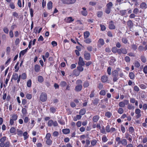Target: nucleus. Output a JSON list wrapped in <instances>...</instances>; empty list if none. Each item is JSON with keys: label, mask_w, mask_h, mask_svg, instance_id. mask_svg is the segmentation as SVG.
<instances>
[{"label": "nucleus", "mask_w": 147, "mask_h": 147, "mask_svg": "<svg viewBox=\"0 0 147 147\" xmlns=\"http://www.w3.org/2000/svg\"><path fill=\"white\" fill-rule=\"evenodd\" d=\"M116 141L117 142L118 144H121L124 146H126L127 145V141L125 139H122L121 140V138L119 137H117L116 138Z\"/></svg>", "instance_id": "f257e3e1"}, {"label": "nucleus", "mask_w": 147, "mask_h": 147, "mask_svg": "<svg viewBox=\"0 0 147 147\" xmlns=\"http://www.w3.org/2000/svg\"><path fill=\"white\" fill-rule=\"evenodd\" d=\"M47 99V95L44 93H42L40 96V99L42 102H45Z\"/></svg>", "instance_id": "f03ea898"}, {"label": "nucleus", "mask_w": 147, "mask_h": 147, "mask_svg": "<svg viewBox=\"0 0 147 147\" xmlns=\"http://www.w3.org/2000/svg\"><path fill=\"white\" fill-rule=\"evenodd\" d=\"M48 125L50 127L52 125L55 127L57 126L58 123L56 121L54 122L52 120H50L48 121Z\"/></svg>", "instance_id": "7ed1b4c3"}, {"label": "nucleus", "mask_w": 147, "mask_h": 147, "mask_svg": "<svg viewBox=\"0 0 147 147\" xmlns=\"http://www.w3.org/2000/svg\"><path fill=\"white\" fill-rule=\"evenodd\" d=\"M84 57L86 60H89L90 59V54L87 52L85 51L84 53Z\"/></svg>", "instance_id": "20e7f679"}, {"label": "nucleus", "mask_w": 147, "mask_h": 147, "mask_svg": "<svg viewBox=\"0 0 147 147\" xmlns=\"http://www.w3.org/2000/svg\"><path fill=\"white\" fill-rule=\"evenodd\" d=\"M79 65L83 66L85 65V63L81 57H79V61L78 62Z\"/></svg>", "instance_id": "39448f33"}, {"label": "nucleus", "mask_w": 147, "mask_h": 147, "mask_svg": "<svg viewBox=\"0 0 147 147\" xmlns=\"http://www.w3.org/2000/svg\"><path fill=\"white\" fill-rule=\"evenodd\" d=\"M109 28L111 29H114L115 28V26L114 24V22L111 21L109 22Z\"/></svg>", "instance_id": "423d86ee"}, {"label": "nucleus", "mask_w": 147, "mask_h": 147, "mask_svg": "<svg viewBox=\"0 0 147 147\" xmlns=\"http://www.w3.org/2000/svg\"><path fill=\"white\" fill-rule=\"evenodd\" d=\"M82 88V85L81 84L78 85L75 87V90L76 92H79L80 91Z\"/></svg>", "instance_id": "0eeeda50"}, {"label": "nucleus", "mask_w": 147, "mask_h": 147, "mask_svg": "<svg viewBox=\"0 0 147 147\" xmlns=\"http://www.w3.org/2000/svg\"><path fill=\"white\" fill-rule=\"evenodd\" d=\"M82 9L83 10L81 11L82 15L84 16H86L88 14V12L86 10V9L84 7L82 8Z\"/></svg>", "instance_id": "6e6552de"}, {"label": "nucleus", "mask_w": 147, "mask_h": 147, "mask_svg": "<svg viewBox=\"0 0 147 147\" xmlns=\"http://www.w3.org/2000/svg\"><path fill=\"white\" fill-rule=\"evenodd\" d=\"M67 23H70L73 22L74 20V19H73L71 17L66 18L65 19Z\"/></svg>", "instance_id": "1a4fd4ad"}, {"label": "nucleus", "mask_w": 147, "mask_h": 147, "mask_svg": "<svg viewBox=\"0 0 147 147\" xmlns=\"http://www.w3.org/2000/svg\"><path fill=\"white\" fill-rule=\"evenodd\" d=\"M140 7L143 9H146L147 8L146 4L145 2H142L140 5Z\"/></svg>", "instance_id": "9d476101"}, {"label": "nucleus", "mask_w": 147, "mask_h": 147, "mask_svg": "<svg viewBox=\"0 0 147 147\" xmlns=\"http://www.w3.org/2000/svg\"><path fill=\"white\" fill-rule=\"evenodd\" d=\"M107 76H103L102 77L101 80L102 82H105L107 81Z\"/></svg>", "instance_id": "9b49d317"}, {"label": "nucleus", "mask_w": 147, "mask_h": 147, "mask_svg": "<svg viewBox=\"0 0 147 147\" xmlns=\"http://www.w3.org/2000/svg\"><path fill=\"white\" fill-rule=\"evenodd\" d=\"M40 69V66L36 64L35 65L34 67V70L36 72H38L39 71Z\"/></svg>", "instance_id": "f8f14e48"}, {"label": "nucleus", "mask_w": 147, "mask_h": 147, "mask_svg": "<svg viewBox=\"0 0 147 147\" xmlns=\"http://www.w3.org/2000/svg\"><path fill=\"white\" fill-rule=\"evenodd\" d=\"M18 78V75L17 73H13L12 75L11 80L12 79L14 80H16Z\"/></svg>", "instance_id": "ddd939ff"}, {"label": "nucleus", "mask_w": 147, "mask_h": 147, "mask_svg": "<svg viewBox=\"0 0 147 147\" xmlns=\"http://www.w3.org/2000/svg\"><path fill=\"white\" fill-rule=\"evenodd\" d=\"M127 25L130 28H131L133 27V24L132 21L131 20H129L127 22Z\"/></svg>", "instance_id": "4468645a"}, {"label": "nucleus", "mask_w": 147, "mask_h": 147, "mask_svg": "<svg viewBox=\"0 0 147 147\" xmlns=\"http://www.w3.org/2000/svg\"><path fill=\"white\" fill-rule=\"evenodd\" d=\"M99 116L98 115H95L94 116L93 118V121L96 122H97L99 119Z\"/></svg>", "instance_id": "2eb2a0df"}, {"label": "nucleus", "mask_w": 147, "mask_h": 147, "mask_svg": "<svg viewBox=\"0 0 147 147\" xmlns=\"http://www.w3.org/2000/svg\"><path fill=\"white\" fill-rule=\"evenodd\" d=\"M112 74L113 76H118V71L114 70L112 72Z\"/></svg>", "instance_id": "dca6fc26"}, {"label": "nucleus", "mask_w": 147, "mask_h": 147, "mask_svg": "<svg viewBox=\"0 0 147 147\" xmlns=\"http://www.w3.org/2000/svg\"><path fill=\"white\" fill-rule=\"evenodd\" d=\"M52 3L51 1H49L47 4L48 8L49 9H51L52 8Z\"/></svg>", "instance_id": "f3484780"}, {"label": "nucleus", "mask_w": 147, "mask_h": 147, "mask_svg": "<svg viewBox=\"0 0 147 147\" xmlns=\"http://www.w3.org/2000/svg\"><path fill=\"white\" fill-rule=\"evenodd\" d=\"M86 111L85 109H82L80 110L79 112V114L81 115H83L86 113Z\"/></svg>", "instance_id": "a211bd4d"}, {"label": "nucleus", "mask_w": 147, "mask_h": 147, "mask_svg": "<svg viewBox=\"0 0 147 147\" xmlns=\"http://www.w3.org/2000/svg\"><path fill=\"white\" fill-rule=\"evenodd\" d=\"M115 61V58L112 57L111 60L109 61V63L110 65H114V62Z\"/></svg>", "instance_id": "6ab92c4d"}, {"label": "nucleus", "mask_w": 147, "mask_h": 147, "mask_svg": "<svg viewBox=\"0 0 147 147\" xmlns=\"http://www.w3.org/2000/svg\"><path fill=\"white\" fill-rule=\"evenodd\" d=\"M62 132L65 134H67L69 133L70 132V130L68 129H63Z\"/></svg>", "instance_id": "aec40b11"}, {"label": "nucleus", "mask_w": 147, "mask_h": 147, "mask_svg": "<svg viewBox=\"0 0 147 147\" xmlns=\"http://www.w3.org/2000/svg\"><path fill=\"white\" fill-rule=\"evenodd\" d=\"M80 72L78 70L75 69L74 70L73 74L76 76H78L80 74Z\"/></svg>", "instance_id": "412c9836"}, {"label": "nucleus", "mask_w": 147, "mask_h": 147, "mask_svg": "<svg viewBox=\"0 0 147 147\" xmlns=\"http://www.w3.org/2000/svg\"><path fill=\"white\" fill-rule=\"evenodd\" d=\"M113 6V4L111 2H109L106 5L107 7L108 8H110L111 9V7Z\"/></svg>", "instance_id": "4be33fe9"}, {"label": "nucleus", "mask_w": 147, "mask_h": 147, "mask_svg": "<svg viewBox=\"0 0 147 147\" xmlns=\"http://www.w3.org/2000/svg\"><path fill=\"white\" fill-rule=\"evenodd\" d=\"M90 35V33L89 32L86 31L84 33V38H86L88 37Z\"/></svg>", "instance_id": "5701e85b"}, {"label": "nucleus", "mask_w": 147, "mask_h": 147, "mask_svg": "<svg viewBox=\"0 0 147 147\" xmlns=\"http://www.w3.org/2000/svg\"><path fill=\"white\" fill-rule=\"evenodd\" d=\"M28 50V48H27L21 51L20 54V56L21 55H23L27 52Z\"/></svg>", "instance_id": "b1692460"}, {"label": "nucleus", "mask_w": 147, "mask_h": 147, "mask_svg": "<svg viewBox=\"0 0 147 147\" xmlns=\"http://www.w3.org/2000/svg\"><path fill=\"white\" fill-rule=\"evenodd\" d=\"M38 82L41 83L43 81L44 79L43 77L41 76H39L38 77Z\"/></svg>", "instance_id": "393cba45"}, {"label": "nucleus", "mask_w": 147, "mask_h": 147, "mask_svg": "<svg viewBox=\"0 0 147 147\" xmlns=\"http://www.w3.org/2000/svg\"><path fill=\"white\" fill-rule=\"evenodd\" d=\"M121 50L122 53L125 54L127 53V50L125 48H121Z\"/></svg>", "instance_id": "a878e982"}, {"label": "nucleus", "mask_w": 147, "mask_h": 147, "mask_svg": "<svg viewBox=\"0 0 147 147\" xmlns=\"http://www.w3.org/2000/svg\"><path fill=\"white\" fill-rule=\"evenodd\" d=\"M81 118V116L80 115H77L76 117H75L74 118V121H76L80 119Z\"/></svg>", "instance_id": "bb28decb"}, {"label": "nucleus", "mask_w": 147, "mask_h": 147, "mask_svg": "<svg viewBox=\"0 0 147 147\" xmlns=\"http://www.w3.org/2000/svg\"><path fill=\"white\" fill-rule=\"evenodd\" d=\"M82 66L81 65H79L77 67V69L79 71L82 72L84 70V68L82 67Z\"/></svg>", "instance_id": "cd10ccee"}, {"label": "nucleus", "mask_w": 147, "mask_h": 147, "mask_svg": "<svg viewBox=\"0 0 147 147\" xmlns=\"http://www.w3.org/2000/svg\"><path fill=\"white\" fill-rule=\"evenodd\" d=\"M98 43L101 45H103L104 44L103 39L102 38H100L98 41Z\"/></svg>", "instance_id": "c85d7f7f"}, {"label": "nucleus", "mask_w": 147, "mask_h": 147, "mask_svg": "<svg viewBox=\"0 0 147 147\" xmlns=\"http://www.w3.org/2000/svg\"><path fill=\"white\" fill-rule=\"evenodd\" d=\"M97 142L96 140H92L91 142V144L92 146H94L96 145Z\"/></svg>", "instance_id": "c756f323"}, {"label": "nucleus", "mask_w": 147, "mask_h": 147, "mask_svg": "<svg viewBox=\"0 0 147 147\" xmlns=\"http://www.w3.org/2000/svg\"><path fill=\"white\" fill-rule=\"evenodd\" d=\"M134 65L136 67H139L140 66V65L139 63L137 61H135L134 63Z\"/></svg>", "instance_id": "7c9ffc66"}, {"label": "nucleus", "mask_w": 147, "mask_h": 147, "mask_svg": "<svg viewBox=\"0 0 147 147\" xmlns=\"http://www.w3.org/2000/svg\"><path fill=\"white\" fill-rule=\"evenodd\" d=\"M90 144V141L88 140H86V145L84 146V147H89V145Z\"/></svg>", "instance_id": "2f4dec72"}, {"label": "nucleus", "mask_w": 147, "mask_h": 147, "mask_svg": "<svg viewBox=\"0 0 147 147\" xmlns=\"http://www.w3.org/2000/svg\"><path fill=\"white\" fill-rule=\"evenodd\" d=\"M67 85V83L65 81H61L60 83V85L62 87H64Z\"/></svg>", "instance_id": "473e14b6"}, {"label": "nucleus", "mask_w": 147, "mask_h": 147, "mask_svg": "<svg viewBox=\"0 0 147 147\" xmlns=\"http://www.w3.org/2000/svg\"><path fill=\"white\" fill-rule=\"evenodd\" d=\"M111 115V113L109 112H107L105 113V115L108 118H110Z\"/></svg>", "instance_id": "72a5a7b5"}, {"label": "nucleus", "mask_w": 147, "mask_h": 147, "mask_svg": "<svg viewBox=\"0 0 147 147\" xmlns=\"http://www.w3.org/2000/svg\"><path fill=\"white\" fill-rule=\"evenodd\" d=\"M84 41L88 44L92 42L91 39L89 38H86V39L84 40Z\"/></svg>", "instance_id": "f704fd0d"}, {"label": "nucleus", "mask_w": 147, "mask_h": 147, "mask_svg": "<svg viewBox=\"0 0 147 147\" xmlns=\"http://www.w3.org/2000/svg\"><path fill=\"white\" fill-rule=\"evenodd\" d=\"M26 78V75L25 73H23L21 75V78L23 80H25Z\"/></svg>", "instance_id": "c9c22d12"}, {"label": "nucleus", "mask_w": 147, "mask_h": 147, "mask_svg": "<svg viewBox=\"0 0 147 147\" xmlns=\"http://www.w3.org/2000/svg\"><path fill=\"white\" fill-rule=\"evenodd\" d=\"M62 1L63 3L70 4L69 0H62Z\"/></svg>", "instance_id": "e433bc0d"}, {"label": "nucleus", "mask_w": 147, "mask_h": 147, "mask_svg": "<svg viewBox=\"0 0 147 147\" xmlns=\"http://www.w3.org/2000/svg\"><path fill=\"white\" fill-rule=\"evenodd\" d=\"M119 107H124L125 106L123 101L119 102Z\"/></svg>", "instance_id": "4c0bfd02"}, {"label": "nucleus", "mask_w": 147, "mask_h": 147, "mask_svg": "<svg viewBox=\"0 0 147 147\" xmlns=\"http://www.w3.org/2000/svg\"><path fill=\"white\" fill-rule=\"evenodd\" d=\"M112 51L113 53H116L118 51V49L115 47H113L112 49Z\"/></svg>", "instance_id": "58836bf2"}, {"label": "nucleus", "mask_w": 147, "mask_h": 147, "mask_svg": "<svg viewBox=\"0 0 147 147\" xmlns=\"http://www.w3.org/2000/svg\"><path fill=\"white\" fill-rule=\"evenodd\" d=\"M27 85L28 87H31V80H29L27 82Z\"/></svg>", "instance_id": "ea45409f"}, {"label": "nucleus", "mask_w": 147, "mask_h": 147, "mask_svg": "<svg viewBox=\"0 0 147 147\" xmlns=\"http://www.w3.org/2000/svg\"><path fill=\"white\" fill-rule=\"evenodd\" d=\"M28 133L27 132H24L23 134V135L24 137V140H26L28 138V136H27Z\"/></svg>", "instance_id": "a19ab883"}, {"label": "nucleus", "mask_w": 147, "mask_h": 147, "mask_svg": "<svg viewBox=\"0 0 147 147\" xmlns=\"http://www.w3.org/2000/svg\"><path fill=\"white\" fill-rule=\"evenodd\" d=\"M129 77L131 79H133L134 78V73L132 72H130L129 74Z\"/></svg>", "instance_id": "79ce46f5"}, {"label": "nucleus", "mask_w": 147, "mask_h": 147, "mask_svg": "<svg viewBox=\"0 0 147 147\" xmlns=\"http://www.w3.org/2000/svg\"><path fill=\"white\" fill-rule=\"evenodd\" d=\"M127 108L129 110L134 109V107L132 105L129 104L127 106Z\"/></svg>", "instance_id": "37998d69"}, {"label": "nucleus", "mask_w": 147, "mask_h": 147, "mask_svg": "<svg viewBox=\"0 0 147 147\" xmlns=\"http://www.w3.org/2000/svg\"><path fill=\"white\" fill-rule=\"evenodd\" d=\"M108 139L107 138V137L105 136H104L102 138V140L103 142H107L108 140Z\"/></svg>", "instance_id": "c03bdc74"}, {"label": "nucleus", "mask_w": 147, "mask_h": 147, "mask_svg": "<svg viewBox=\"0 0 147 147\" xmlns=\"http://www.w3.org/2000/svg\"><path fill=\"white\" fill-rule=\"evenodd\" d=\"M122 41L124 44H126L128 40L126 38H122Z\"/></svg>", "instance_id": "a18cd8bd"}, {"label": "nucleus", "mask_w": 147, "mask_h": 147, "mask_svg": "<svg viewBox=\"0 0 147 147\" xmlns=\"http://www.w3.org/2000/svg\"><path fill=\"white\" fill-rule=\"evenodd\" d=\"M118 112L120 114H122L123 112V109L121 108H119L118 110Z\"/></svg>", "instance_id": "49530a36"}, {"label": "nucleus", "mask_w": 147, "mask_h": 147, "mask_svg": "<svg viewBox=\"0 0 147 147\" xmlns=\"http://www.w3.org/2000/svg\"><path fill=\"white\" fill-rule=\"evenodd\" d=\"M52 142V141L51 140V139H48L46 141V143L49 145H50L51 144Z\"/></svg>", "instance_id": "de8ad7c7"}, {"label": "nucleus", "mask_w": 147, "mask_h": 147, "mask_svg": "<svg viewBox=\"0 0 147 147\" xmlns=\"http://www.w3.org/2000/svg\"><path fill=\"white\" fill-rule=\"evenodd\" d=\"M16 129L14 127H11L10 130V132L11 133H14Z\"/></svg>", "instance_id": "09e8293b"}, {"label": "nucleus", "mask_w": 147, "mask_h": 147, "mask_svg": "<svg viewBox=\"0 0 147 147\" xmlns=\"http://www.w3.org/2000/svg\"><path fill=\"white\" fill-rule=\"evenodd\" d=\"M51 136V135L49 133H47L46 136V138L47 140H48L50 139V138Z\"/></svg>", "instance_id": "8fccbe9b"}, {"label": "nucleus", "mask_w": 147, "mask_h": 147, "mask_svg": "<svg viewBox=\"0 0 147 147\" xmlns=\"http://www.w3.org/2000/svg\"><path fill=\"white\" fill-rule=\"evenodd\" d=\"M97 14L98 17H100L102 14V12L101 11H99L97 12Z\"/></svg>", "instance_id": "3c124183"}, {"label": "nucleus", "mask_w": 147, "mask_h": 147, "mask_svg": "<svg viewBox=\"0 0 147 147\" xmlns=\"http://www.w3.org/2000/svg\"><path fill=\"white\" fill-rule=\"evenodd\" d=\"M100 26L101 27V30L103 31L105 30L106 27L104 25L100 24Z\"/></svg>", "instance_id": "603ef678"}, {"label": "nucleus", "mask_w": 147, "mask_h": 147, "mask_svg": "<svg viewBox=\"0 0 147 147\" xmlns=\"http://www.w3.org/2000/svg\"><path fill=\"white\" fill-rule=\"evenodd\" d=\"M111 11V9L107 7V8L105 10V12L109 14L110 13Z\"/></svg>", "instance_id": "864d4df0"}, {"label": "nucleus", "mask_w": 147, "mask_h": 147, "mask_svg": "<svg viewBox=\"0 0 147 147\" xmlns=\"http://www.w3.org/2000/svg\"><path fill=\"white\" fill-rule=\"evenodd\" d=\"M139 9L137 8H135L133 10V13H134L137 14L139 12Z\"/></svg>", "instance_id": "5fc2aeb1"}, {"label": "nucleus", "mask_w": 147, "mask_h": 147, "mask_svg": "<svg viewBox=\"0 0 147 147\" xmlns=\"http://www.w3.org/2000/svg\"><path fill=\"white\" fill-rule=\"evenodd\" d=\"M100 94L102 95H105L106 94V92L105 90H102L100 91Z\"/></svg>", "instance_id": "6e6d98bb"}, {"label": "nucleus", "mask_w": 147, "mask_h": 147, "mask_svg": "<svg viewBox=\"0 0 147 147\" xmlns=\"http://www.w3.org/2000/svg\"><path fill=\"white\" fill-rule=\"evenodd\" d=\"M32 95L31 94H28L26 95L27 98L28 99H30L32 98Z\"/></svg>", "instance_id": "4d7b16f0"}, {"label": "nucleus", "mask_w": 147, "mask_h": 147, "mask_svg": "<svg viewBox=\"0 0 147 147\" xmlns=\"http://www.w3.org/2000/svg\"><path fill=\"white\" fill-rule=\"evenodd\" d=\"M140 51H142L144 50V48L142 46H140L138 49Z\"/></svg>", "instance_id": "13d9d810"}, {"label": "nucleus", "mask_w": 147, "mask_h": 147, "mask_svg": "<svg viewBox=\"0 0 147 147\" xmlns=\"http://www.w3.org/2000/svg\"><path fill=\"white\" fill-rule=\"evenodd\" d=\"M89 86V83L88 82H85L84 84V86L85 88H86L88 86Z\"/></svg>", "instance_id": "bf43d9fd"}, {"label": "nucleus", "mask_w": 147, "mask_h": 147, "mask_svg": "<svg viewBox=\"0 0 147 147\" xmlns=\"http://www.w3.org/2000/svg\"><path fill=\"white\" fill-rule=\"evenodd\" d=\"M17 119V116L16 115H13L12 116V119L13 120H16Z\"/></svg>", "instance_id": "052dcab7"}, {"label": "nucleus", "mask_w": 147, "mask_h": 147, "mask_svg": "<svg viewBox=\"0 0 147 147\" xmlns=\"http://www.w3.org/2000/svg\"><path fill=\"white\" fill-rule=\"evenodd\" d=\"M111 68L110 67H109L107 69V71L108 74H109V75H110L111 74Z\"/></svg>", "instance_id": "680f3d73"}, {"label": "nucleus", "mask_w": 147, "mask_h": 147, "mask_svg": "<svg viewBox=\"0 0 147 147\" xmlns=\"http://www.w3.org/2000/svg\"><path fill=\"white\" fill-rule=\"evenodd\" d=\"M134 129L133 127H130L129 128V131L131 133H132L134 132Z\"/></svg>", "instance_id": "e2e57ef3"}, {"label": "nucleus", "mask_w": 147, "mask_h": 147, "mask_svg": "<svg viewBox=\"0 0 147 147\" xmlns=\"http://www.w3.org/2000/svg\"><path fill=\"white\" fill-rule=\"evenodd\" d=\"M59 134V133L58 131H54L53 134V136L55 137L57 136Z\"/></svg>", "instance_id": "0e129e2a"}, {"label": "nucleus", "mask_w": 147, "mask_h": 147, "mask_svg": "<svg viewBox=\"0 0 147 147\" xmlns=\"http://www.w3.org/2000/svg\"><path fill=\"white\" fill-rule=\"evenodd\" d=\"M141 60L144 63H145L146 62V58L144 56H142L141 57Z\"/></svg>", "instance_id": "69168bd1"}, {"label": "nucleus", "mask_w": 147, "mask_h": 147, "mask_svg": "<svg viewBox=\"0 0 147 147\" xmlns=\"http://www.w3.org/2000/svg\"><path fill=\"white\" fill-rule=\"evenodd\" d=\"M19 42L20 39L19 38L16 39L15 42V44L16 45H17L19 44Z\"/></svg>", "instance_id": "338daca9"}, {"label": "nucleus", "mask_w": 147, "mask_h": 147, "mask_svg": "<svg viewBox=\"0 0 147 147\" xmlns=\"http://www.w3.org/2000/svg\"><path fill=\"white\" fill-rule=\"evenodd\" d=\"M144 72L146 74H147V66H145L143 69Z\"/></svg>", "instance_id": "774afa93"}]
</instances>
